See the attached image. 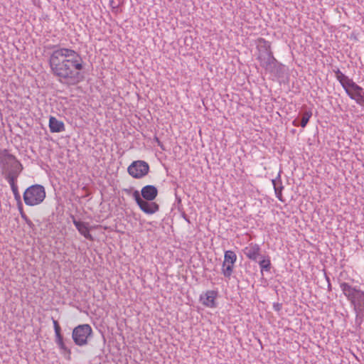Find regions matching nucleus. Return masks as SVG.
<instances>
[{
  "label": "nucleus",
  "mask_w": 364,
  "mask_h": 364,
  "mask_svg": "<svg viewBox=\"0 0 364 364\" xmlns=\"http://www.w3.org/2000/svg\"><path fill=\"white\" fill-rule=\"evenodd\" d=\"M49 65L52 73L61 82L75 85L83 79V61L73 49L55 47L49 58Z\"/></svg>",
  "instance_id": "f257e3e1"
},
{
  "label": "nucleus",
  "mask_w": 364,
  "mask_h": 364,
  "mask_svg": "<svg viewBox=\"0 0 364 364\" xmlns=\"http://www.w3.org/2000/svg\"><path fill=\"white\" fill-rule=\"evenodd\" d=\"M0 166L6 181L17 180L23 169L21 163L6 149L0 151Z\"/></svg>",
  "instance_id": "f03ea898"
},
{
  "label": "nucleus",
  "mask_w": 364,
  "mask_h": 364,
  "mask_svg": "<svg viewBox=\"0 0 364 364\" xmlns=\"http://www.w3.org/2000/svg\"><path fill=\"white\" fill-rule=\"evenodd\" d=\"M340 287L353 306L357 319H361L364 312V291L346 282L341 283Z\"/></svg>",
  "instance_id": "7ed1b4c3"
},
{
  "label": "nucleus",
  "mask_w": 364,
  "mask_h": 364,
  "mask_svg": "<svg viewBox=\"0 0 364 364\" xmlns=\"http://www.w3.org/2000/svg\"><path fill=\"white\" fill-rule=\"evenodd\" d=\"M46 198L45 188L39 184L32 185L23 193V200L27 205L34 206L41 204Z\"/></svg>",
  "instance_id": "20e7f679"
},
{
  "label": "nucleus",
  "mask_w": 364,
  "mask_h": 364,
  "mask_svg": "<svg viewBox=\"0 0 364 364\" xmlns=\"http://www.w3.org/2000/svg\"><path fill=\"white\" fill-rule=\"evenodd\" d=\"M92 329L89 324H80L75 327L72 333V338L75 345L84 346L92 336Z\"/></svg>",
  "instance_id": "39448f33"
},
{
  "label": "nucleus",
  "mask_w": 364,
  "mask_h": 364,
  "mask_svg": "<svg viewBox=\"0 0 364 364\" xmlns=\"http://www.w3.org/2000/svg\"><path fill=\"white\" fill-rule=\"evenodd\" d=\"M149 164L144 161H136L129 165L127 171L133 178H141L148 174Z\"/></svg>",
  "instance_id": "423d86ee"
},
{
  "label": "nucleus",
  "mask_w": 364,
  "mask_h": 364,
  "mask_svg": "<svg viewBox=\"0 0 364 364\" xmlns=\"http://www.w3.org/2000/svg\"><path fill=\"white\" fill-rule=\"evenodd\" d=\"M133 198L140 209L146 214H154L159 210V206L154 202H149L141 198L139 191H134Z\"/></svg>",
  "instance_id": "0eeeda50"
},
{
  "label": "nucleus",
  "mask_w": 364,
  "mask_h": 364,
  "mask_svg": "<svg viewBox=\"0 0 364 364\" xmlns=\"http://www.w3.org/2000/svg\"><path fill=\"white\" fill-rule=\"evenodd\" d=\"M336 79L339 81L346 92L350 97H352V90L355 89L359 90L358 85L350 79L348 76L345 75L338 68L333 70Z\"/></svg>",
  "instance_id": "6e6552de"
},
{
  "label": "nucleus",
  "mask_w": 364,
  "mask_h": 364,
  "mask_svg": "<svg viewBox=\"0 0 364 364\" xmlns=\"http://www.w3.org/2000/svg\"><path fill=\"white\" fill-rule=\"evenodd\" d=\"M257 59L259 60L261 66L270 73H274L278 65V62L274 58L272 51L258 54Z\"/></svg>",
  "instance_id": "1a4fd4ad"
},
{
  "label": "nucleus",
  "mask_w": 364,
  "mask_h": 364,
  "mask_svg": "<svg viewBox=\"0 0 364 364\" xmlns=\"http://www.w3.org/2000/svg\"><path fill=\"white\" fill-rule=\"evenodd\" d=\"M243 252L247 257L253 261H257L260 256V247L257 244L249 245L244 249Z\"/></svg>",
  "instance_id": "9d476101"
},
{
  "label": "nucleus",
  "mask_w": 364,
  "mask_h": 364,
  "mask_svg": "<svg viewBox=\"0 0 364 364\" xmlns=\"http://www.w3.org/2000/svg\"><path fill=\"white\" fill-rule=\"evenodd\" d=\"M141 194L144 200L152 201L157 196L158 190L154 186L147 185L142 188Z\"/></svg>",
  "instance_id": "9b49d317"
},
{
  "label": "nucleus",
  "mask_w": 364,
  "mask_h": 364,
  "mask_svg": "<svg viewBox=\"0 0 364 364\" xmlns=\"http://www.w3.org/2000/svg\"><path fill=\"white\" fill-rule=\"evenodd\" d=\"M217 296V292L215 291H208L203 295L200 296V301L202 304L207 307H215V298Z\"/></svg>",
  "instance_id": "f8f14e48"
},
{
  "label": "nucleus",
  "mask_w": 364,
  "mask_h": 364,
  "mask_svg": "<svg viewBox=\"0 0 364 364\" xmlns=\"http://www.w3.org/2000/svg\"><path fill=\"white\" fill-rule=\"evenodd\" d=\"M300 117H298L293 121V125L295 127L301 126L304 128L308 124L310 118L312 116V112L311 110H306L302 113L299 114Z\"/></svg>",
  "instance_id": "ddd939ff"
},
{
  "label": "nucleus",
  "mask_w": 364,
  "mask_h": 364,
  "mask_svg": "<svg viewBox=\"0 0 364 364\" xmlns=\"http://www.w3.org/2000/svg\"><path fill=\"white\" fill-rule=\"evenodd\" d=\"M73 222L75 228L81 235H82L86 239L92 240V237L90 233V230L88 228V223L77 221L75 218H73Z\"/></svg>",
  "instance_id": "4468645a"
},
{
  "label": "nucleus",
  "mask_w": 364,
  "mask_h": 364,
  "mask_svg": "<svg viewBox=\"0 0 364 364\" xmlns=\"http://www.w3.org/2000/svg\"><path fill=\"white\" fill-rule=\"evenodd\" d=\"M49 128L53 133L62 132L65 129L64 123L52 116L49 119Z\"/></svg>",
  "instance_id": "2eb2a0df"
},
{
  "label": "nucleus",
  "mask_w": 364,
  "mask_h": 364,
  "mask_svg": "<svg viewBox=\"0 0 364 364\" xmlns=\"http://www.w3.org/2000/svg\"><path fill=\"white\" fill-rule=\"evenodd\" d=\"M359 90L353 89L352 91V97H350L353 100H355L356 102L360 105H364V92L363 89L358 85Z\"/></svg>",
  "instance_id": "dca6fc26"
},
{
  "label": "nucleus",
  "mask_w": 364,
  "mask_h": 364,
  "mask_svg": "<svg viewBox=\"0 0 364 364\" xmlns=\"http://www.w3.org/2000/svg\"><path fill=\"white\" fill-rule=\"evenodd\" d=\"M55 343H57V345L58 346L60 349L64 351V353L65 354V356L66 359L70 360L71 351H70V349L68 348L65 345L64 341H63V337L61 336V337L55 338Z\"/></svg>",
  "instance_id": "f3484780"
},
{
  "label": "nucleus",
  "mask_w": 364,
  "mask_h": 364,
  "mask_svg": "<svg viewBox=\"0 0 364 364\" xmlns=\"http://www.w3.org/2000/svg\"><path fill=\"white\" fill-rule=\"evenodd\" d=\"M272 184H273V186H274V191H275V194H276L277 198L280 201H283L282 193V189H283V186L282 185L280 178H279L278 179H273L272 181Z\"/></svg>",
  "instance_id": "a211bd4d"
},
{
  "label": "nucleus",
  "mask_w": 364,
  "mask_h": 364,
  "mask_svg": "<svg viewBox=\"0 0 364 364\" xmlns=\"http://www.w3.org/2000/svg\"><path fill=\"white\" fill-rule=\"evenodd\" d=\"M236 260L237 255L233 251L227 250L225 252L223 266H225L227 262L231 263V264H235Z\"/></svg>",
  "instance_id": "6ab92c4d"
},
{
  "label": "nucleus",
  "mask_w": 364,
  "mask_h": 364,
  "mask_svg": "<svg viewBox=\"0 0 364 364\" xmlns=\"http://www.w3.org/2000/svg\"><path fill=\"white\" fill-rule=\"evenodd\" d=\"M259 44L257 46L259 54H263L271 51L270 43L263 38L259 40Z\"/></svg>",
  "instance_id": "aec40b11"
},
{
  "label": "nucleus",
  "mask_w": 364,
  "mask_h": 364,
  "mask_svg": "<svg viewBox=\"0 0 364 364\" xmlns=\"http://www.w3.org/2000/svg\"><path fill=\"white\" fill-rule=\"evenodd\" d=\"M11 186V191L14 193L15 199L18 202L21 201V196L18 192V186L16 184L17 180H9L7 181Z\"/></svg>",
  "instance_id": "412c9836"
},
{
  "label": "nucleus",
  "mask_w": 364,
  "mask_h": 364,
  "mask_svg": "<svg viewBox=\"0 0 364 364\" xmlns=\"http://www.w3.org/2000/svg\"><path fill=\"white\" fill-rule=\"evenodd\" d=\"M234 264L227 262L225 266L223 265L222 272L225 277L230 278L232 274Z\"/></svg>",
  "instance_id": "4be33fe9"
},
{
  "label": "nucleus",
  "mask_w": 364,
  "mask_h": 364,
  "mask_svg": "<svg viewBox=\"0 0 364 364\" xmlns=\"http://www.w3.org/2000/svg\"><path fill=\"white\" fill-rule=\"evenodd\" d=\"M261 270L263 271H269L271 268V262L269 258H263L259 262Z\"/></svg>",
  "instance_id": "5701e85b"
},
{
  "label": "nucleus",
  "mask_w": 364,
  "mask_h": 364,
  "mask_svg": "<svg viewBox=\"0 0 364 364\" xmlns=\"http://www.w3.org/2000/svg\"><path fill=\"white\" fill-rule=\"evenodd\" d=\"M54 330H55V338L63 336L61 334V328H60V326L55 328Z\"/></svg>",
  "instance_id": "b1692460"
},
{
  "label": "nucleus",
  "mask_w": 364,
  "mask_h": 364,
  "mask_svg": "<svg viewBox=\"0 0 364 364\" xmlns=\"http://www.w3.org/2000/svg\"><path fill=\"white\" fill-rule=\"evenodd\" d=\"M18 210L20 211L21 216H23V215H26V213L23 212L21 200L18 201Z\"/></svg>",
  "instance_id": "393cba45"
},
{
  "label": "nucleus",
  "mask_w": 364,
  "mask_h": 364,
  "mask_svg": "<svg viewBox=\"0 0 364 364\" xmlns=\"http://www.w3.org/2000/svg\"><path fill=\"white\" fill-rule=\"evenodd\" d=\"M18 210L20 211L21 216H23V215H26V213L23 212L21 200L18 201Z\"/></svg>",
  "instance_id": "a878e982"
},
{
  "label": "nucleus",
  "mask_w": 364,
  "mask_h": 364,
  "mask_svg": "<svg viewBox=\"0 0 364 364\" xmlns=\"http://www.w3.org/2000/svg\"><path fill=\"white\" fill-rule=\"evenodd\" d=\"M18 210L20 211L21 216H23V215H26V213L23 212L21 200L18 201Z\"/></svg>",
  "instance_id": "bb28decb"
},
{
  "label": "nucleus",
  "mask_w": 364,
  "mask_h": 364,
  "mask_svg": "<svg viewBox=\"0 0 364 364\" xmlns=\"http://www.w3.org/2000/svg\"><path fill=\"white\" fill-rule=\"evenodd\" d=\"M124 192H125L127 195H132L133 196V188H124L123 190Z\"/></svg>",
  "instance_id": "cd10ccee"
},
{
  "label": "nucleus",
  "mask_w": 364,
  "mask_h": 364,
  "mask_svg": "<svg viewBox=\"0 0 364 364\" xmlns=\"http://www.w3.org/2000/svg\"><path fill=\"white\" fill-rule=\"evenodd\" d=\"M110 4L112 6L113 9H117L119 6L118 4H116L114 0L110 1Z\"/></svg>",
  "instance_id": "c85d7f7f"
},
{
  "label": "nucleus",
  "mask_w": 364,
  "mask_h": 364,
  "mask_svg": "<svg viewBox=\"0 0 364 364\" xmlns=\"http://www.w3.org/2000/svg\"><path fill=\"white\" fill-rule=\"evenodd\" d=\"M53 323L54 328L60 326L58 321H56L55 319H53Z\"/></svg>",
  "instance_id": "c756f323"
},
{
  "label": "nucleus",
  "mask_w": 364,
  "mask_h": 364,
  "mask_svg": "<svg viewBox=\"0 0 364 364\" xmlns=\"http://www.w3.org/2000/svg\"><path fill=\"white\" fill-rule=\"evenodd\" d=\"M26 223L29 225V226H31L33 225V223L31 222V220L28 218L27 220H25Z\"/></svg>",
  "instance_id": "7c9ffc66"
},
{
  "label": "nucleus",
  "mask_w": 364,
  "mask_h": 364,
  "mask_svg": "<svg viewBox=\"0 0 364 364\" xmlns=\"http://www.w3.org/2000/svg\"><path fill=\"white\" fill-rule=\"evenodd\" d=\"M26 223L29 225V226H31L33 225V223L31 222V220L28 218L27 220H25Z\"/></svg>",
  "instance_id": "2f4dec72"
},
{
  "label": "nucleus",
  "mask_w": 364,
  "mask_h": 364,
  "mask_svg": "<svg viewBox=\"0 0 364 364\" xmlns=\"http://www.w3.org/2000/svg\"><path fill=\"white\" fill-rule=\"evenodd\" d=\"M21 218H22L24 220H27V219L28 218L27 217V215H24L21 216Z\"/></svg>",
  "instance_id": "473e14b6"
},
{
  "label": "nucleus",
  "mask_w": 364,
  "mask_h": 364,
  "mask_svg": "<svg viewBox=\"0 0 364 364\" xmlns=\"http://www.w3.org/2000/svg\"><path fill=\"white\" fill-rule=\"evenodd\" d=\"M278 306H279V304H277V306H274V308H276V309H277V310H279V308H278Z\"/></svg>",
  "instance_id": "72a5a7b5"
},
{
  "label": "nucleus",
  "mask_w": 364,
  "mask_h": 364,
  "mask_svg": "<svg viewBox=\"0 0 364 364\" xmlns=\"http://www.w3.org/2000/svg\"><path fill=\"white\" fill-rule=\"evenodd\" d=\"M278 306H279V304H277V306H274V308H276V309H277V310H279V308H278Z\"/></svg>",
  "instance_id": "f704fd0d"
},
{
  "label": "nucleus",
  "mask_w": 364,
  "mask_h": 364,
  "mask_svg": "<svg viewBox=\"0 0 364 364\" xmlns=\"http://www.w3.org/2000/svg\"><path fill=\"white\" fill-rule=\"evenodd\" d=\"M278 306H279V304H277V306H274V308H276V309H277V310H279V308H278Z\"/></svg>",
  "instance_id": "c9c22d12"
},
{
  "label": "nucleus",
  "mask_w": 364,
  "mask_h": 364,
  "mask_svg": "<svg viewBox=\"0 0 364 364\" xmlns=\"http://www.w3.org/2000/svg\"><path fill=\"white\" fill-rule=\"evenodd\" d=\"M278 306H279V304H277V306H274V308H276V309H277V310H279V308H278Z\"/></svg>",
  "instance_id": "e433bc0d"
},
{
  "label": "nucleus",
  "mask_w": 364,
  "mask_h": 364,
  "mask_svg": "<svg viewBox=\"0 0 364 364\" xmlns=\"http://www.w3.org/2000/svg\"><path fill=\"white\" fill-rule=\"evenodd\" d=\"M328 288H331V284L328 282Z\"/></svg>",
  "instance_id": "4c0bfd02"
}]
</instances>
